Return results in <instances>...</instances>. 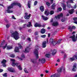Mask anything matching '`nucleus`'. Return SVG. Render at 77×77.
Returning a JSON list of instances; mask_svg holds the SVG:
<instances>
[{
    "mask_svg": "<svg viewBox=\"0 0 77 77\" xmlns=\"http://www.w3.org/2000/svg\"><path fill=\"white\" fill-rule=\"evenodd\" d=\"M66 54H64L63 58L64 60H65V58H66Z\"/></svg>",
    "mask_w": 77,
    "mask_h": 77,
    "instance_id": "56",
    "label": "nucleus"
},
{
    "mask_svg": "<svg viewBox=\"0 0 77 77\" xmlns=\"http://www.w3.org/2000/svg\"><path fill=\"white\" fill-rule=\"evenodd\" d=\"M60 73H58L57 74H56V75L55 76V77H60Z\"/></svg>",
    "mask_w": 77,
    "mask_h": 77,
    "instance_id": "37",
    "label": "nucleus"
},
{
    "mask_svg": "<svg viewBox=\"0 0 77 77\" xmlns=\"http://www.w3.org/2000/svg\"><path fill=\"white\" fill-rule=\"evenodd\" d=\"M2 65L3 67H6V63L5 64H3Z\"/></svg>",
    "mask_w": 77,
    "mask_h": 77,
    "instance_id": "59",
    "label": "nucleus"
},
{
    "mask_svg": "<svg viewBox=\"0 0 77 77\" xmlns=\"http://www.w3.org/2000/svg\"><path fill=\"white\" fill-rule=\"evenodd\" d=\"M54 14V11L51 10L50 11V14L51 15H53Z\"/></svg>",
    "mask_w": 77,
    "mask_h": 77,
    "instance_id": "26",
    "label": "nucleus"
},
{
    "mask_svg": "<svg viewBox=\"0 0 77 77\" xmlns=\"http://www.w3.org/2000/svg\"><path fill=\"white\" fill-rule=\"evenodd\" d=\"M38 60L39 61H41V62L42 63H44L45 62V61H46V60H45V58H42V59H39Z\"/></svg>",
    "mask_w": 77,
    "mask_h": 77,
    "instance_id": "10",
    "label": "nucleus"
},
{
    "mask_svg": "<svg viewBox=\"0 0 77 77\" xmlns=\"http://www.w3.org/2000/svg\"><path fill=\"white\" fill-rule=\"evenodd\" d=\"M46 57L47 58H50V54H46L45 55Z\"/></svg>",
    "mask_w": 77,
    "mask_h": 77,
    "instance_id": "30",
    "label": "nucleus"
},
{
    "mask_svg": "<svg viewBox=\"0 0 77 77\" xmlns=\"http://www.w3.org/2000/svg\"><path fill=\"white\" fill-rule=\"evenodd\" d=\"M30 51V48L29 47H27L25 48V51H24V53H29Z\"/></svg>",
    "mask_w": 77,
    "mask_h": 77,
    "instance_id": "13",
    "label": "nucleus"
},
{
    "mask_svg": "<svg viewBox=\"0 0 77 77\" xmlns=\"http://www.w3.org/2000/svg\"><path fill=\"white\" fill-rule=\"evenodd\" d=\"M73 20L75 21H77V17H75L73 18Z\"/></svg>",
    "mask_w": 77,
    "mask_h": 77,
    "instance_id": "49",
    "label": "nucleus"
},
{
    "mask_svg": "<svg viewBox=\"0 0 77 77\" xmlns=\"http://www.w3.org/2000/svg\"><path fill=\"white\" fill-rule=\"evenodd\" d=\"M69 38H71L73 42H75L77 40V34L76 35V37L75 35L74 34L72 36L69 37Z\"/></svg>",
    "mask_w": 77,
    "mask_h": 77,
    "instance_id": "3",
    "label": "nucleus"
},
{
    "mask_svg": "<svg viewBox=\"0 0 77 77\" xmlns=\"http://www.w3.org/2000/svg\"><path fill=\"white\" fill-rule=\"evenodd\" d=\"M38 4V1H35L34 3V6H36Z\"/></svg>",
    "mask_w": 77,
    "mask_h": 77,
    "instance_id": "46",
    "label": "nucleus"
},
{
    "mask_svg": "<svg viewBox=\"0 0 77 77\" xmlns=\"http://www.w3.org/2000/svg\"><path fill=\"white\" fill-rule=\"evenodd\" d=\"M50 42H51V43H52L53 41V39L52 38H50L49 40Z\"/></svg>",
    "mask_w": 77,
    "mask_h": 77,
    "instance_id": "42",
    "label": "nucleus"
},
{
    "mask_svg": "<svg viewBox=\"0 0 77 77\" xmlns=\"http://www.w3.org/2000/svg\"><path fill=\"white\" fill-rule=\"evenodd\" d=\"M10 57L12 58H14L15 57V55L14 54H11L10 55Z\"/></svg>",
    "mask_w": 77,
    "mask_h": 77,
    "instance_id": "44",
    "label": "nucleus"
},
{
    "mask_svg": "<svg viewBox=\"0 0 77 77\" xmlns=\"http://www.w3.org/2000/svg\"><path fill=\"white\" fill-rule=\"evenodd\" d=\"M56 5L55 3H54L51 6V8L52 9L54 10L56 8Z\"/></svg>",
    "mask_w": 77,
    "mask_h": 77,
    "instance_id": "15",
    "label": "nucleus"
},
{
    "mask_svg": "<svg viewBox=\"0 0 77 77\" xmlns=\"http://www.w3.org/2000/svg\"><path fill=\"white\" fill-rule=\"evenodd\" d=\"M3 76L4 77H8V75H7V73H5L4 74H3Z\"/></svg>",
    "mask_w": 77,
    "mask_h": 77,
    "instance_id": "43",
    "label": "nucleus"
},
{
    "mask_svg": "<svg viewBox=\"0 0 77 77\" xmlns=\"http://www.w3.org/2000/svg\"><path fill=\"white\" fill-rule=\"evenodd\" d=\"M11 37H13L15 40H18L20 38V36H19V33L18 32L16 31L12 33L11 35Z\"/></svg>",
    "mask_w": 77,
    "mask_h": 77,
    "instance_id": "2",
    "label": "nucleus"
},
{
    "mask_svg": "<svg viewBox=\"0 0 77 77\" xmlns=\"http://www.w3.org/2000/svg\"><path fill=\"white\" fill-rule=\"evenodd\" d=\"M28 7L29 8H30V3L29 1H28Z\"/></svg>",
    "mask_w": 77,
    "mask_h": 77,
    "instance_id": "41",
    "label": "nucleus"
},
{
    "mask_svg": "<svg viewBox=\"0 0 77 77\" xmlns=\"http://www.w3.org/2000/svg\"><path fill=\"white\" fill-rule=\"evenodd\" d=\"M63 68V67H60L58 69L57 71L58 73V74H60L61 72H62V69Z\"/></svg>",
    "mask_w": 77,
    "mask_h": 77,
    "instance_id": "7",
    "label": "nucleus"
},
{
    "mask_svg": "<svg viewBox=\"0 0 77 77\" xmlns=\"http://www.w3.org/2000/svg\"><path fill=\"white\" fill-rule=\"evenodd\" d=\"M28 32H29V33H31L32 32V29H29L28 30Z\"/></svg>",
    "mask_w": 77,
    "mask_h": 77,
    "instance_id": "61",
    "label": "nucleus"
},
{
    "mask_svg": "<svg viewBox=\"0 0 77 77\" xmlns=\"http://www.w3.org/2000/svg\"><path fill=\"white\" fill-rule=\"evenodd\" d=\"M58 11H62V9L61 8H58Z\"/></svg>",
    "mask_w": 77,
    "mask_h": 77,
    "instance_id": "53",
    "label": "nucleus"
},
{
    "mask_svg": "<svg viewBox=\"0 0 77 77\" xmlns=\"http://www.w3.org/2000/svg\"><path fill=\"white\" fill-rule=\"evenodd\" d=\"M52 44L54 46H55V45L57 44V42H56L55 41H54Z\"/></svg>",
    "mask_w": 77,
    "mask_h": 77,
    "instance_id": "39",
    "label": "nucleus"
},
{
    "mask_svg": "<svg viewBox=\"0 0 77 77\" xmlns=\"http://www.w3.org/2000/svg\"><path fill=\"white\" fill-rule=\"evenodd\" d=\"M63 10H66V5L65 4H63Z\"/></svg>",
    "mask_w": 77,
    "mask_h": 77,
    "instance_id": "31",
    "label": "nucleus"
},
{
    "mask_svg": "<svg viewBox=\"0 0 77 77\" xmlns=\"http://www.w3.org/2000/svg\"><path fill=\"white\" fill-rule=\"evenodd\" d=\"M7 48L8 50H10V49H12L13 47L12 46H11L9 45L7 47Z\"/></svg>",
    "mask_w": 77,
    "mask_h": 77,
    "instance_id": "28",
    "label": "nucleus"
},
{
    "mask_svg": "<svg viewBox=\"0 0 77 77\" xmlns=\"http://www.w3.org/2000/svg\"><path fill=\"white\" fill-rule=\"evenodd\" d=\"M41 31H40V33H42V34H44L45 33L46 30L44 28H42L41 29Z\"/></svg>",
    "mask_w": 77,
    "mask_h": 77,
    "instance_id": "16",
    "label": "nucleus"
},
{
    "mask_svg": "<svg viewBox=\"0 0 77 77\" xmlns=\"http://www.w3.org/2000/svg\"><path fill=\"white\" fill-rule=\"evenodd\" d=\"M57 52V50L55 49H54L52 51V55H53V56H54V54H56Z\"/></svg>",
    "mask_w": 77,
    "mask_h": 77,
    "instance_id": "22",
    "label": "nucleus"
},
{
    "mask_svg": "<svg viewBox=\"0 0 77 77\" xmlns=\"http://www.w3.org/2000/svg\"><path fill=\"white\" fill-rule=\"evenodd\" d=\"M40 9L41 12H43L44 11V7L43 6H41L40 7Z\"/></svg>",
    "mask_w": 77,
    "mask_h": 77,
    "instance_id": "20",
    "label": "nucleus"
},
{
    "mask_svg": "<svg viewBox=\"0 0 77 77\" xmlns=\"http://www.w3.org/2000/svg\"><path fill=\"white\" fill-rule=\"evenodd\" d=\"M5 40H3V41L1 43V44L0 45V47H3V45H4V42H5Z\"/></svg>",
    "mask_w": 77,
    "mask_h": 77,
    "instance_id": "27",
    "label": "nucleus"
},
{
    "mask_svg": "<svg viewBox=\"0 0 77 77\" xmlns=\"http://www.w3.org/2000/svg\"><path fill=\"white\" fill-rule=\"evenodd\" d=\"M47 42L45 41L44 42H42V47L43 48H45L47 46Z\"/></svg>",
    "mask_w": 77,
    "mask_h": 77,
    "instance_id": "12",
    "label": "nucleus"
},
{
    "mask_svg": "<svg viewBox=\"0 0 77 77\" xmlns=\"http://www.w3.org/2000/svg\"><path fill=\"white\" fill-rule=\"evenodd\" d=\"M18 47L20 48V49H23V47L21 45V44L20 43H18Z\"/></svg>",
    "mask_w": 77,
    "mask_h": 77,
    "instance_id": "24",
    "label": "nucleus"
},
{
    "mask_svg": "<svg viewBox=\"0 0 77 77\" xmlns=\"http://www.w3.org/2000/svg\"><path fill=\"white\" fill-rule=\"evenodd\" d=\"M26 23H25L23 24V28H26Z\"/></svg>",
    "mask_w": 77,
    "mask_h": 77,
    "instance_id": "63",
    "label": "nucleus"
},
{
    "mask_svg": "<svg viewBox=\"0 0 77 77\" xmlns=\"http://www.w3.org/2000/svg\"><path fill=\"white\" fill-rule=\"evenodd\" d=\"M45 15H46V16H48L50 14V12H48V11L47 10H46L44 12Z\"/></svg>",
    "mask_w": 77,
    "mask_h": 77,
    "instance_id": "17",
    "label": "nucleus"
},
{
    "mask_svg": "<svg viewBox=\"0 0 77 77\" xmlns=\"http://www.w3.org/2000/svg\"><path fill=\"white\" fill-rule=\"evenodd\" d=\"M74 9H76L77 8V5H74V7H73Z\"/></svg>",
    "mask_w": 77,
    "mask_h": 77,
    "instance_id": "58",
    "label": "nucleus"
},
{
    "mask_svg": "<svg viewBox=\"0 0 77 77\" xmlns=\"http://www.w3.org/2000/svg\"><path fill=\"white\" fill-rule=\"evenodd\" d=\"M7 45H8V44H5V46H4L2 47L3 49H5V48H6V47H7Z\"/></svg>",
    "mask_w": 77,
    "mask_h": 77,
    "instance_id": "50",
    "label": "nucleus"
},
{
    "mask_svg": "<svg viewBox=\"0 0 77 77\" xmlns=\"http://www.w3.org/2000/svg\"><path fill=\"white\" fill-rule=\"evenodd\" d=\"M42 17L43 18V20L45 21H47V20H48V18L47 17H45L42 15Z\"/></svg>",
    "mask_w": 77,
    "mask_h": 77,
    "instance_id": "19",
    "label": "nucleus"
},
{
    "mask_svg": "<svg viewBox=\"0 0 77 77\" xmlns=\"http://www.w3.org/2000/svg\"><path fill=\"white\" fill-rule=\"evenodd\" d=\"M68 29L69 30L70 32H72V28L71 26H69Z\"/></svg>",
    "mask_w": 77,
    "mask_h": 77,
    "instance_id": "38",
    "label": "nucleus"
},
{
    "mask_svg": "<svg viewBox=\"0 0 77 77\" xmlns=\"http://www.w3.org/2000/svg\"><path fill=\"white\" fill-rule=\"evenodd\" d=\"M75 0H69L68 1V2L70 3H74V2Z\"/></svg>",
    "mask_w": 77,
    "mask_h": 77,
    "instance_id": "29",
    "label": "nucleus"
},
{
    "mask_svg": "<svg viewBox=\"0 0 77 77\" xmlns=\"http://www.w3.org/2000/svg\"><path fill=\"white\" fill-rule=\"evenodd\" d=\"M13 8L12 7V6L11 5L10 6H9L8 8V10H9V9H11V8Z\"/></svg>",
    "mask_w": 77,
    "mask_h": 77,
    "instance_id": "51",
    "label": "nucleus"
},
{
    "mask_svg": "<svg viewBox=\"0 0 77 77\" xmlns=\"http://www.w3.org/2000/svg\"><path fill=\"white\" fill-rule=\"evenodd\" d=\"M62 40V39H59L58 42H57V44H59L60 43V42H61V41Z\"/></svg>",
    "mask_w": 77,
    "mask_h": 77,
    "instance_id": "35",
    "label": "nucleus"
},
{
    "mask_svg": "<svg viewBox=\"0 0 77 77\" xmlns=\"http://www.w3.org/2000/svg\"><path fill=\"white\" fill-rule=\"evenodd\" d=\"M16 5H17V6H18L20 8H21V4H20V3L17 2Z\"/></svg>",
    "mask_w": 77,
    "mask_h": 77,
    "instance_id": "32",
    "label": "nucleus"
},
{
    "mask_svg": "<svg viewBox=\"0 0 77 77\" xmlns=\"http://www.w3.org/2000/svg\"><path fill=\"white\" fill-rule=\"evenodd\" d=\"M68 3H70L68 2V1L67 2H66V3L67 4V7L69 8H71V4H68Z\"/></svg>",
    "mask_w": 77,
    "mask_h": 77,
    "instance_id": "23",
    "label": "nucleus"
},
{
    "mask_svg": "<svg viewBox=\"0 0 77 77\" xmlns=\"http://www.w3.org/2000/svg\"><path fill=\"white\" fill-rule=\"evenodd\" d=\"M38 48H37V49H35V51L34 52V53L35 54L36 59H38V58H39V56H38V55H39V53H38Z\"/></svg>",
    "mask_w": 77,
    "mask_h": 77,
    "instance_id": "4",
    "label": "nucleus"
},
{
    "mask_svg": "<svg viewBox=\"0 0 77 77\" xmlns=\"http://www.w3.org/2000/svg\"><path fill=\"white\" fill-rule=\"evenodd\" d=\"M45 37H46V35H41V37L43 38H45Z\"/></svg>",
    "mask_w": 77,
    "mask_h": 77,
    "instance_id": "52",
    "label": "nucleus"
},
{
    "mask_svg": "<svg viewBox=\"0 0 77 77\" xmlns=\"http://www.w3.org/2000/svg\"><path fill=\"white\" fill-rule=\"evenodd\" d=\"M6 62H7V61H6V60L3 59V60L2 61L1 63L2 64H4L6 63Z\"/></svg>",
    "mask_w": 77,
    "mask_h": 77,
    "instance_id": "25",
    "label": "nucleus"
},
{
    "mask_svg": "<svg viewBox=\"0 0 77 77\" xmlns=\"http://www.w3.org/2000/svg\"><path fill=\"white\" fill-rule=\"evenodd\" d=\"M31 61L33 63H35V59H32L31 60Z\"/></svg>",
    "mask_w": 77,
    "mask_h": 77,
    "instance_id": "48",
    "label": "nucleus"
},
{
    "mask_svg": "<svg viewBox=\"0 0 77 77\" xmlns=\"http://www.w3.org/2000/svg\"><path fill=\"white\" fill-rule=\"evenodd\" d=\"M10 26L8 24H7L6 25V27L7 28H9V27Z\"/></svg>",
    "mask_w": 77,
    "mask_h": 77,
    "instance_id": "60",
    "label": "nucleus"
},
{
    "mask_svg": "<svg viewBox=\"0 0 77 77\" xmlns=\"http://www.w3.org/2000/svg\"><path fill=\"white\" fill-rule=\"evenodd\" d=\"M58 25H59V23H58L57 22H54L52 24L53 26H54V27H56Z\"/></svg>",
    "mask_w": 77,
    "mask_h": 77,
    "instance_id": "11",
    "label": "nucleus"
},
{
    "mask_svg": "<svg viewBox=\"0 0 77 77\" xmlns=\"http://www.w3.org/2000/svg\"><path fill=\"white\" fill-rule=\"evenodd\" d=\"M34 27H42V25L38 23H35L34 25Z\"/></svg>",
    "mask_w": 77,
    "mask_h": 77,
    "instance_id": "9",
    "label": "nucleus"
},
{
    "mask_svg": "<svg viewBox=\"0 0 77 77\" xmlns=\"http://www.w3.org/2000/svg\"><path fill=\"white\" fill-rule=\"evenodd\" d=\"M59 15L60 16V17H63V14L62 13H61Z\"/></svg>",
    "mask_w": 77,
    "mask_h": 77,
    "instance_id": "54",
    "label": "nucleus"
},
{
    "mask_svg": "<svg viewBox=\"0 0 77 77\" xmlns=\"http://www.w3.org/2000/svg\"><path fill=\"white\" fill-rule=\"evenodd\" d=\"M74 9H72L71 10H69V12L70 14V15H71V14H72L73 13H74Z\"/></svg>",
    "mask_w": 77,
    "mask_h": 77,
    "instance_id": "18",
    "label": "nucleus"
},
{
    "mask_svg": "<svg viewBox=\"0 0 77 77\" xmlns=\"http://www.w3.org/2000/svg\"><path fill=\"white\" fill-rule=\"evenodd\" d=\"M25 16H24V18L26 20H29L30 18L31 17V14H29L28 15V13L27 12H26L25 13Z\"/></svg>",
    "mask_w": 77,
    "mask_h": 77,
    "instance_id": "5",
    "label": "nucleus"
},
{
    "mask_svg": "<svg viewBox=\"0 0 77 77\" xmlns=\"http://www.w3.org/2000/svg\"><path fill=\"white\" fill-rule=\"evenodd\" d=\"M55 75H56V74L52 75L51 77H55Z\"/></svg>",
    "mask_w": 77,
    "mask_h": 77,
    "instance_id": "62",
    "label": "nucleus"
},
{
    "mask_svg": "<svg viewBox=\"0 0 77 77\" xmlns=\"http://www.w3.org/2000/svg\"><path fill=\"white\" fill-rule=\"evenodd\" d=\"M73 68L72 69V70L73 71H74V72H75L76 71V70L77 69V64L75 63L74 64V65L72 67Z\"/></svg>",
    "mask_w": 77,
    "mask_h": 77,
    "instance_id": "6",
    "label": "nucleus"
},
{
    "mask_svg": "<svg viewBox=\"0 0 77 77\" xmlns=\"http://www.w3.org/2000/svg\"><path fill=\"white\" fill-rule=\"evenodd\" d=\"M19 50H20V49H19L18 47H16L15 48L14 51L16 53H19L20 52Z\"/></svg>",
    "mask_w": 77,
    "mask_h": 77,
    "instance_id": "14",
    "label": "nucleus"
},
{
    "mask_svg": "<svg viewBox=\"0 0 77 77\" xmlns=\"http://www.w3.org/2000/svg\"><path fill=\"white\" fill-rule=\"evenodd\" d=\"M15 5H17V2L13 3L11 5V6L13 8V6H14Z\"/></svg>",
    "mask_w": 77,
    "mask_h": 77,
    "instance_id": "36",
    "label": "nucleus"
},
{
    "mask_svg": "<svg viewBox=\"0 0 77 77\" xmlns=\"http://www.w3.org/2000/svg\"><path fill=\"white\" fill-rule=\"evenodd\" d=\"M21 57H23V58H25V55H24V54H22L21 56Z\"/></svg>",
    "mask_w": 77,
    "mask_h": 77,
    "instance_id": "55",
    "label": "nucleus"
},
{
    "mask_svg": "<svg viewBox=\"0 0 77 77\" xmlns=\"http://www.w3.org/2000/svg\"><path fill=\"white\" fill-rule=\"evenodd\" d=\"M8 71L11 72H15V70L14 69V68L12 67L8 68Z\"/></svg>",
    "mask_w": 77,
    "mask_h": 77,
    "instance_id": "8",
    "label": "nucleus"
},
{
    "mask_svg": "<svg viewBox=\"0 0 77 77\" xmlns=\"http://www.w3.org/2000/svg\"><path fill=\"white\" fill-rule=\"evenodd\" d=\"M74 57H75V56L74 57H71L69 58L71 61H74V60H75V58H74Z\"/></svg>",
    "mask_w": 77,
    "mask_h": 77,
    "instance_id": "33",
    "label": "nucleus"
},
{
    "mask_svg": "<svg viewBox=\"0 0 77 77\" xmlns=\"http://www.w3.org/2000/svg\"><path fill=\"white\" fill-rule=\"evenodd\" d=\"M46 5L48 6H50V4L48 2H46Z\"/></svg>",
    "mask_w": 77,
    "mask_h": 77,
    "instance_id": "45",
    "label": "nucleus"
},
{
    "mask_svg": "<svg viewBox=\"0 0 77 77\" xmlns=\"http://www.w3.org/2000/svg\"><path fill=\"white\" fill-rule=\"evenodd\" d=\"M24 71H25L26 73H29V72L27 71V69H26V68L24 69Z\"/></svg>",
    "mask_w": 77,
    "mask_h": 77,
    "instance_id": "47",
    "label": "nucleus"
},
{
    "mask_svg": "<svg viewBox=\"0 0 77 77\" xmlns=\"http://www.w3.org/2000/svg\"><path fill=\"white\" fill-rule=\"evenodd\" d=\"M3 71V69H0V72H2Z\"/></svg>",
    "mask_w": 77,
    "mask_h": 77,
    "instance_id": "64",
    "label": "nucleus"
},
{
    "mask_svg": "<svg viewBox=\"0 0 77 77\" xmlns=\"http://www.w3.org/2000/svg\"><path fill=\"white\" fill-rule=\"evenodd\" d=\"M55 18H56V19H57L58 18V19H60V16L59 15V14H58L57 16H55Z\"/></svg>",
    "mask_w": 77,
    "mask_h": 77,
    "instance_id": "40",
    "label": "nucleus"
},
{
    "mask_svg": "<svg viewBox=\"0 0 77 77\" xmlns=\"http://www.w3.org/2000/svg\"><path fill=\"white\" fill-rule=\"evenodd\" d=\"M76 28H75V26H72V29H75Z\"/></svg>",
    "mask_w": 77,
    "mask_h": 77,
    "instance_id": "57",
    "label": "nucleus"
},
{
    "mask_svg": "<svg viewBox=\"0 0 77 77\" xmlns=\"http://www.w3.org/2000/svg\"><path fill=\"white\" fill-rule=\"evenodd\" d=\"M11 61L12 62V66H16L17 67L18 69H19L20 70H22V69H23L21 68V65H19L18 66V65L20 64V63H15V60L12 59H11Z\"/></svg>",
    "mask_w": 77,
    "mask_h": 77,
    "instance_id": "1",
    "label": "nucleus"
},
{
    "mask_svg": "<svg viewBox=\"0 0 77 77\" xmlns=\"http://www.w3.org/2000/svg\"><path fill=\"white\" fill-rule=\"evenodd\" d=\"M28 24H27L26 26L27 27H30L32 26V23L31 22H28Z\"/></svg>",
    "mask_w": 77,
    "mask_h": 77,
    "instance_id": "21",
    "label": "nucleus"
},
{
    "mask_svg": "<svg viewBox=\"0 0 77 77\" xmlns=\"http://www.w3.org/2000/svg\"><path fill=\"white\" fill-rule=\"evenodd\" d=\"M7 13H8L10 14V13H12L13 12V11L11 10H7Z\"/></svg>",
    "mask_w": 77,
    "mask_h": 77,
    "instance_id": "34",
    "label": "nucleus"
}]
</instances>
